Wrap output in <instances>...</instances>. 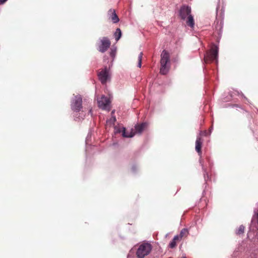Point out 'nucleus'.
Instances as JSON below:
<instances>
[{
    "label": "nucleus",
    "mask_w": 258,
    "mask_h": 258,
    "mask_svg": "<svg viewBox=\"0 0 258 258\" xmlns=\"http://www.w3.org/2000/svg\"><path fill=\"white\" fill-rule=\"evenodd\" d=\"M190 13L191 9L187 6H182L180 9L179 16L181 19L185 20L187 18L186 24L191 28H193L195 25V22Z\"/></svg>",
    "instance_id": "obj_1"
},
{
    "label": "nucleus",
    "mask_w": 258,
    "mask_h": 258,
    "mask_svg": "<svg viewBox=\"0 0 258 258\" xmlns=\"http://www.w3.org/2000/svg\"><path fill=\"white\" fill-rule=\"evenodd\" d=\"M170 56L167 51L164 50L161 54L160 72L162 75H166L169 70Z\"/></svg>",
    "instance_id": "obj_2"
},
{
    "label": "nucleus",
    "mask_w": 258,
    "mask_h": 258,
    "mask_svg": "<svg viewBox=\"0 0 258 258\" xmlns=\"http://www.w3.org/2000/svg\"><path fill=\"white\" fill-rule=\"evenodd\" d=\"M152 249V245L148 243L141 244L138 247L136 252L138 258H144L150 253Z\"/></svg>",
    "instance_id": "obj_3"
},
{
    "label": "nucleus",
    "mask_w": 258,
    "mask_h": 258,
    "mask_svg": "<svg viewBox=\"0 0 258 258\" xmlns=\"http://www.w3.org/2000/svg\"><path fill=\"white\" fill-rule=\"evenodd\" d=\"M147 124L145 122L138 124L135 125L134 131H132L129 134L126 133L125 128H123L122 136L124 137L131 138L136 134H141L147 127Z\"/></svg>",
    "instance_id": "obj_4"
},
{
    "label": "nucleus",
    "mask_w": 258,
    "mask_h": 258,
    "mask_svg": "<svg viewBox=\"0 0 258 258\" xmlns=\"http://www.w3.org/2000/svg\"><path fill=\"white\" fill-rule=\"evenodd\" d=\"M218 48L217 46H213L210 51L205 55L204 59L206 63L217 61L218 58Z\"/></svg>",
    "instance_id": "obj_5"
},
{
    "label": "nucleus",
    "mask_w": 258,
    "mask_h": 258,
    "mask_svg": "<svg viewBox=\"0 0 258 258\" xmlns=\"http://www.w3.org/2000/svg\"><path fill=\"white\" fill-rule=\"evenodd\" d=\"M82 98L80 95L75 96L72 101V108L74 111H79L82 108Z\"/></svg>",
    "instance_id": "obj_6"
},
{
    "label": "nucleus",
    "mask_w": 258,
    "mask_h": 258,
    "mask_svg": "<svg viewBox=\"0 0 258 258\" xmlns=\"http://www.w3.org/2000/svg\"><path fill=\"white\" fill-rule=\"evenodd\" d=\"M99 80L102 84H105L110 79V74L107 68L101 69L98 73Z\"/></svg>",
    "instance_id": "obj_7"
},
{
    "label": "nucleus",
    "mask_w": 258,
    "mask_h": 258,
    "mask_svg": "<svg viewBox=\"0 0 258 258\" xmlns=\"http://www.w3.org/2000/svg\"><path fill=\"white\" fill-rule=\"evenodd\" d=\"M101 43L98 45V50L99 51L104 53L110 47L111 42L109 39L104 37L100 40Z\"/></svg>",
    "instance_id": "obj_8"
},
{
    "label": "nucleus",
    "mask_w": 258,
    "mask_h": 258,
    "mask_svg": "<svg viewBox=\"0 0 258 258\" xmlns=\"http://www.w3.org/2000/svg\"><path fill=\"white\" fill-rule=\"evenodd\" d=\"M110 101L109 99L103 95L98 100V104L99 108L104 110L110 109L109 104Z\"/></svg>",
    "instance_id": "obj_9"
},
{
    "label": "nucleus",
    "mask_w": 258,
    "mask_h": 258,
    "mask_svg": "<svg viewBox=\"0 0 258 258\" xmlns=\"http://www.w3.org/2000/svg\"><path fill=\"white\" fill-rule=\"evenodd\" d=\"M109 19L111 20L113 23H116L119 22V19L117 16L115 11L114 9H110L107 13Z\"/></svg>",
    "instance_id": "obj_10"
},
{
    "label": "nucleus",
    "mask_w": 258,
    "mask_h": 258,
    "mask_svg": "<svg viewBox=\"0 0 258 258\" xmlns=\"http://www.w3.org/2000/svg\"><path fill=\"white\" fill-rule=\"evenodd\" d=\"M203 140L201 136L198 137L196 141V150L199 155L202 154V146Z\"/></svg>",
    "instance_id": "obj_11"
},
{
    "label": "nucleus",
    "mask_w": 258,
    "mask_h": 258,
    "mask_svg": "<svg viewBox=\"0 0 258 258\" xmlns=\"http://www.w3.org/2000/svg\"><path fill=\"white\" fill-rule=\"evenodd\" d=\"M179 236H175L169 244V247L171 248H173L176 246V243L179 241Z\"/></svg>",
    "instance_id": "obj_12"
},
{
    "label": "nucleus",
    "mask_w": 258,
    "mask_h": 258,
    "mask_svg": "<svg viewBox=\"0 0 258 258\" xmlns=\"http://www.w3.org/2000/svg\"><path fill=\"white\" fill-rule=\"evenodd\" d=\"M188 234V231L187 229L183 228L181 230L179 235H177V236H179V240H180L182 238L186 237Z\"/></svg>",
    "instance_id": "obj_13"
},
{
    "label": "nucleus",
    "mask_w": 258,
    "mask_h": 258,
    "mask_svg": "<svg viewBox=\"0 0 258 258\" xmlns=\"http://www.w3.org/2000/svg\"><path fill=\"white\" fill-rule=\"evenodd\" d=\"M114 36L115 38L116 41H118L121 36V31L119 28H117L115 33H114Z\"/></svg>",
    "instance_id": "obj_14"
},
{
    "label": "nucleus",
    "mask_w": 258,
    "mask_h": 258,
    "mask_svg": "<svg viewBox=\"0 0 258 258\" xmlns=\"http://www.w3.org/2000/svg\"><path fill=\"white\" fill-rule=\"evenodd\" d=\"M244 230L245 227L243 225H241L238 227V229L236 230V233L238 235L242 234L244 233Z\"/></svg>",
    "instance_id": "obj_15"
},
{
    "label": "nucleus",
    "mask_w": 258,
    "mask_h": 258,
    "mask_svg": "<svg viewBox=\"0 0 258 258\" xmlns=\"http://www.w3.org/2000/svg\"><path fill=\"white\" fill-rule=\"evenodd\" d=\"M143 52H140L138 56V67L139 68H141L142 66V57H143Z\"/></svg>",
    "instance_id": "obj_16"
},
{
    "label": "nucleus",
    "mask_w": 258,
    "mask_h": 258,
    "mask_svg": "<svg viewBox=\"0 0 258 258\" xmlns=\"http://www.w3.org/2000/svg\"><path fill=\"white\" fill-rule=\"evenodd\" d=\"M115 54V50L111 49L110 52V55L112 57H114Z\"/></svg>",
    "instance_id": "obj_17"
},
{
    "label": "nucleus",
    "mask_w": 258,
    "mask_h": 258,
    "mask_svg": "<svg viewBox=\"0 0 258 258\" xmlns=\"http://www.w3.org/2000/svg\"><path fill=\"white\" fill-rule=\"evenodd\" d=\"M115 121H116V118L115 116H112L110 119V121L112 123H114Z\"/></svg>",
    "instance_id": "obj_18"
},
{
    "label": "nucleus",
    "mask_w": 258,
    "mask_h": 258,
    "mask_svg": "<svg viewBox=\"0 0 258 258\" xmlns=\"http://www.w3.org/2000/svg\"><path fill=\"white\" fill-rule=\"evenodd\" d=\"M8 0H0V4L3 5Z\"/></svg>",
    "instance_id": "obj_19"
},
{
    "label": "nucleus",
    "mask_w": 258,
    "mask_h": 258,
    "mask_svg": "<svg viewBox=\"0 0 258 258\" xmlns=\"http://www.w3.org/2000/svg\"><path fill=\"white\" fill-rule=\"evenodd\" d=\"M205 134H206V131H205L204 133Z\"/></svg>",
    "instance_id": "obj_20"
},
{
    "label": "nucleus",
    "mask_w": 258,
    "mask_h": 258,
    "mask_svg": "<svg viewBox=\"0 0 258 258\" xmlns=\"http://www.w3.org/2000/svg\"><path fill=\"white\" fill-rule=\"evenodd\" d=\"M91 110H92L91 109H90V111H89V112H91Z\"/></svg>",
    "instance_id": "obj_21"
}]
</instances>
